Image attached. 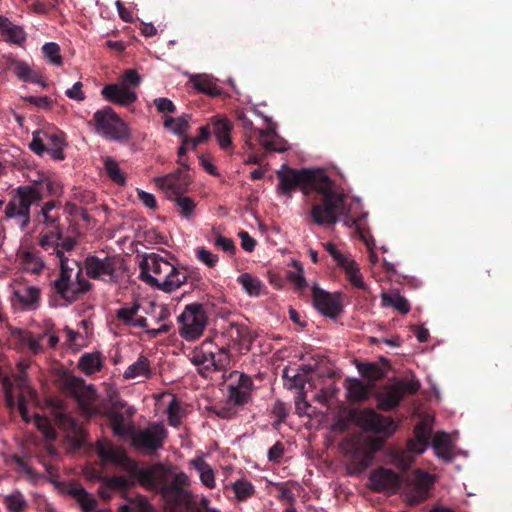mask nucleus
Returning a JSON list of instances; mask_svg holds the SVG:
<instances>
[{
  "label": "nucleus",
  "mask_w": 512,
  "mask_h": 512,
  "mask_svg": "<svg viewBox=\"0 0 512 512\" xmlns=\"http://www.w3.org/2000/svg\"><path fill=\"white\" fill-rule=\"evenodd\" d=\"M314 191L320 195L319 201L311 209V217L316 224L331 225L344 220L347 227H361V219L349 216L350 208L346 204V195L335 190L333 181L326 173Z\"/></svg>",
  "instance_id": "obj_1"
},
{
  "label": "nucleus",
  "mask_w": 512,
  "mask_h": 512,
  "mask_svg": "<svg viewBox=\"0 0 512 512\" xmlns=\"http://www.w3.org/2000/svg\"><path fill=\"white\" fill-rule=\"evenodd\" d=\"M140 277L148 285L166 293L179 289L190 278L193 281L200 280L199 272L178 268L156 253L144 256L140 263Z\"/></svg>",
  "instance_id": "obj_2"
},
{
  "label": "nucleus",
  "mask_w": 512,
  "mask_h": 512,
  "mask_svg": "<svg viewBox=\"0 0 512 512\" xmlns=\"http://www.w3.org/2000/svg\"><path fill=\"white\" fill-rule=\"evenodd\" d=\"M60 274L53 282L55 292L68 303L75 302L91 288L90 282L84 277L82 267L74 260L64 256L57 250Z\"/></svg>",
  "instance_id": "obj_3"
},
{
  "label": "nucleus",
  "mask_w": 512,
  "mask_h": 512,
  "mask_svg": "<svg viewBox=\"0 0 512 512\" xmlns=\"http://www.w3.org/2000/svg\"><path fill=\"white\" fill-rule=\"evenodd\" d=\"M276 174L279 179L278 190L290 198L292 191L297 187H300L305 195L312 193L325 171L322 169L296 170L283 164Z\"/></svg>",
  "instance_id": "obj_4"
},
{
  "label": "nucleus",
  "mask_w": 512,
  "mask_h": 512,
  "mask_svg": "<svg viewBox=\"0 0 512 512\" xmlns=\"http://www.w3.org/2000/svg\"><path fill=\"white\" fill-rule=\"evenodd\" d=\"M96 451L102 460L115 463L129 473L137 474L141 484L150 488H158V471L156 469L138 470L137 464L128 458L122 448L103 441L97 443Z\"/></svg>",
  "instance_id": "obj_5"
},
{
  "label": "nucleus",
  "mask_w": 512,
  "mask_h": 512,
  "mask_svg": "<svg viewBox=\"0 0 512 512\" xmlns=\"http://www.w3.org/2000/svg\"><path fill=\"white\" fill-rule=\"evenodd\" d=\"M42 199V194L35 186H19L16 195L10 199L4 209V219L13 220L21 229L30 223L31 206Z\"/></svg>",
  "instance_id": "obj_6"
},
{
  "label": "nucleus",
  "mask_w": 512,
  "mask_h": 512,
  "mask_svg": "<svg viewBox=\"0 0 512 512\" xmlns=\"http://www.w3.org/2000/svg\"><path fill=\"white\" fill-rule=\"evenodd\" d=\"M432 418L424 417L414 429V439L407 442V449L393 451L391 453L392 463L400 468L407 469L414 461V455L422 454L429 445L432 433Z\"/></svg>",
  "instance_id": "obj_7"
},
{
  "label": "nucleus",
  "mask_w": 512,
  "mask_h": 512,
  "mask_svg": "<svg viewBox=\"0 0 512 512\" xmlns=\"http://www.w3.org/2000/svg\"><path fill=\"white\" fill-rule=\"evenodd\" d=\"M95 131L98 135L113 141L125 142L130 139L128 125L115 113L111 107H105L94 113Z\"/></svg>",
  "instance_id": "obj_8"
},
{
  "label": "nucleus",
  "mask_w": 512,
  "mask_h": 512,
  "mask_svg": "<svg viewBox=\"0 0 512 512\" xmlns=\"http://www.w3.org/2000/svg\"><path fill=\"white\" fill-rule=\"evenodd\" d=\"M208 317L202 305H187L178 316L179 335L186 341H195L202 336Z\"/></svg>",
  "instance_id": "obj_9"
},
{
  "label": "nucleus",
  "mask_w": 512,
  "mask_h": 512,
  "mask_svg": "<svg viewBox=\"0 0 512 512\" xmlns=\"http://www.w3.org/2000/svg\"><path fill=\"white\" fill-rule=\"evenodd\" d=\"M123 267V260L118 256L90 255L84 261V269L91 279L101 280L108 283L116 282Z\"/></svg>",
  "instance_id": "obj_10"
},
{
  "label": "nucleus",
  "mask_w": 512,
  "mask_h": 512,
  "mask_svg": "<svg viewBox=\"0 0 512 512\" xmlns=\"http://www.w3.org/2000/svg\"><path fill=\"white\" fill-rule=\"evenodd\" d=\"M383 440L371 436L354 437L342 445V450L357 462L359 469L368 467L374 454L383 447Z\"/></svg>",
  "instance_id": "obj_11"
},
{
  "label": "nucleus",
  "mask_w": 512,
  "mask_h": 512,
  "mask_svg": "<svg viewBox=\"0 0 512 512\" xmlns=\"http://www.w3.org/2000/svg\"><path fill=\"white\" fill-rule=\"evenodd\" d=\"M211 342H203L195 348L190 356V361L197 367L198 371L207 376L210 372L221 370L228 363V353L224 348L214 352L210 349Z\"/></svg>",
  "instance_id": "obj_12"
},
{
  "label": "nucleus",
  "mask_w": 512,
  "mask_h": 512,
  "mask_svg": "<svg viewBox=\"0 0 512 512\" xmlns=\"http://www.w3.org/2000/svg\"><path fill=\"white\" fill-rule=\"evenodd\" d=\"M403 495L410 505L423 502L429 497L434 483V477L422 470H415L402 477Z\"/></svg>",
  "instance_id": "obj_13"
},
{
  "label": "nucleus",
  "mask_w": 512,
  "mask_h": 512,
  "mask_svg": "<svg viewBox=\"0 0 512 512\" xmlns=\"http://www.w3.org/2000/svg\"><path fill=\"white\" fill-rule=\"evenodd\" d=\"M355 422L363 430L381 434L384 437H390L397 429V424L391 417L380 415L372 409L358 412Z\"/></svg>",
  "instance_id": "obj_14"
},
{
  "label": "nucleus",
  "mask_w": 512,
  "mask_h": 512,
  "mask_svg": "<svg viewBox=\"0 0 512 512\" xmlns=\"http://www.w3.org/2000/svg\"><path fill=\"white\" fill-rule=\"evenodd\" d=\"M324 247L337 265L345 271L346 278L350 284L357 289L366 290L367 285L354 258L351 255L343 254L331 242L325 243Z\"/></svg>",
  "instance_id": "obj_15"
},
{
  "label": "nucleus",
  "mask_w": 512,
  "mask_h": 512,
  "mask_svg": "<svg viewBox=\"0 0 512 512\" xmlns=\"http://www.w3.org/2000/svg\"><path fill=\"white\" fill-rule=\"evenodd\" d=\"M167 431L160 422L149 424L146 428L138 430L132 435V443L141 449L155 451L163 446Z\"/></svg>",
  "instance_id": "obj_16"
},
{
  "label": "nucleus",
  "mask_w": 512,
  "mask_h": 512,
  "mask_svg": "<svg viewBox=\"0 0 512 512\" xmlns=\"http://www.w3.org/2000/svg\"><path fill=\"white\" fill-rule=\"evenodd\" d=\"M156 186L161 189L169 199L184 194L190 185L188 174L181 170H176L173 173L165 176L154 178Z\"/></svg>",
  "instance_id": "obj_17"
},
{
  "label": "nucleus",
  "mask_w": 512,
  "mask_h": 512,
  "mask_svg": "<svg viewBox=\"0 0 512 512\" xmlns=\"http://www.w3.org/2000/svg\"><path fill=\"white\" fill-rule=\"evenodd\" d=\"M69 386L72 395L87 416L100 413V409L96 405V391L92 385H87L81 380H73Z\"/></svg>",
  "instance_id": "obj_18"
},
{
  "label": "nucleus",
  "mask_w": 512,
  "mask_h": 512,
  "mask_svg": "<svg viewBox=\"0 0 512 512\" xmlns=\"http://www.w3.org/2000/svg\"><path fill=\"white\" fill-rule=\"evenodd\" d=\"M159 490L173 512H181L191 507L194 503L193 494L176 485L163 484L159 487Z\"/></svg>",
  "instance_id": "obj_19"
},
{
  "label": "nucleus",
  "mask_w": 512,
  "mask_h": 512,
  "mask_svg": "<svg viewBox=\"0 0 512 512\" xmlns=\"http://www.w3.org/2000/svg\"><path fill=\"white\" fill-rule=\"evenodd\" d=\"M369 483L376 492L395 493L402 485V477L390 469L379 468L371 473Z\"/></svg>",
  "instance_id": "obj_20"
},
{
  "label": "nucleus",
  "mask_w": 512,
  "mask_h": 512,
  "mask_svg": "<svg viewBox=\"0 0 512 512\" xmlns=\"http://www.w3.org/2000/svg\"><path fill=\"white\" fill-rule=\"evenodd\" d=\"M312 298L315 308L323 315L334 318L341 311L338 295L328 293L316 285L312 287Z\"/></svg>",
  "instance_id": "obj_21"
},
{
  "label": "nucleus",
  "mask_w": 512,
  "mask_h": 512,
  "mask_svg": "<svg viewBox=\"0 0 512 512\" xmlns=\"http://www.w3.org/2000/svg\"><path fill=\"white\" fill-rule=\"evenodd\" d=\"M101 95L109 102L128 106L137 100L136 92L120 81L103 87Z\"/></svg>",
  "instance_id": "obj_22"
},
{
  "label": "nucleus",
  "mask_w": 512,
  "mask_h": 512,
  "mask_svg": "<svg viewBox=\"0 0 512 512\" xmlns=\"http://www.w3.org/2000/svg\"><path fill=\"white\" fill-rule=\"evenodd\" d=\"M55 419L59 428L66 433L67 438L74 446L79 447L85 442V431L74 418L63 411H57Z\"/></svg>",
  "instance_id": "obj_23"
},
{
  "label": "nucleus",
  "mask_w": 512,
  "mask_h": 512,
  "mask_svg": "<svg viewBox=\"0 0 512 512\" xmlns=\"http://www.w3.org/2000/svg\"><path fill=\"white\" fill-rule=\"evenodd\" d=\"M17 337L20 344L23 347H27L33 354H38L42 351L41 341L45 337H48V345L51 348H54L59 342L58 336L50 329L44 331L39 337H35L31 332L20 330L17 332Z\"/></svg>",
  "instance_id": "obj_24"
},
{
  "label": "nucleus",
  "mask_w": 512,
  "mask_h": 512,
  "mask_svg": "<svg viewBox=\"0 0 512 512\" xmlns=\"http://www.w3.org/2000/svg\"><path fill=\"white\" fill-rule=\"evenodd\" d=\"M238 377L239 380L236 385H229L228 400L235 405H243L250 398L253 383L250 377L244 374H240Z\"/></svg>",
  "instance_id": "obj_25"
},
{
  "label": "nucleus",
  "mask_w": 512,
  "mask_h": 512,
  "mask_svg": "<svg viewBox=\"0 0 512 512\" xmlns=\"http://www.w3.org/2000/svg\"><path fill=\"white\" fill-rule=\"evenodd\" d=\"M0 32L5 41L22 46L26 42V32L22 26L13 24L7 17L0 15Z\"/></svg>",
  "instance_id": "obj_26"
},
{
  "label": "nucleus",
  "mask_w": 512,
  "mask_h": 512,
  "mask_svg": "<svg viewBox=\"0 0 512 512\" xmlns=\"http://www.w3.org/2000/svg\"><path fill=\"white\" fill-rule=\"evenodd\" d=\"M189 465L198 473L201 484L207 489L216 487L215 472L212 466L206 462L203 456H197L190 460Z\"/></svg>",
  "instance_id": "obj_27"
},
{
  "label": "nucleus",
  "mask_w": 512,
  "mask_h": 512,
  "mask_svg": "<svg viewBox=\"0 0 512 512\" xmlns=\"http://www.w3.org/2000/svg\"><path fill=\"white\" fill-rule=\"evenodd\" d=\"M454 440L451 435L446 432H438L432 441V448L438 458L445 462H451L454 459L453 454Z\"/></svg>",
  "instance_id": "obj_28"
},
{
  "label": "nucleus",
  "mask_w": 512,
  "mask_h": 512,
  "mask_svg": "<svg viewBox=\"0 0 512 512\" xmlns=\"http://www.w3.org/2000/svg\"><path fill=\"white\" fill-rule=\"evenodd\" d=\"M258 134L259 143L264 149L275 152L286 151L285 143L278 137L275 126L270 121L267 129L258 130Z\"/></svg>",
  "instance_id": "obj_29"
},
{
  "label": "nucleus",
  "mask_w": 512,
  "mask_h": 512,
  "mask_svg": "<svg viewBox=\"0 0 512 512\" xmlns=\"http://www.w3.org/2000/svg\"><path fill=\"white\" fill-rule=\"evenodd\" d=\"M225 335L233 345L248 348L253 337L247 326L231 322L225 330Z\"/></svg>",
  "instance_id": "obj_30"
},
{
  "label": "nucleus",
  "mask_w": 512,
  "mask_h": 512,
  "mask_svg": "<svg viewBox=\"0 0 512 512\" xmlns=\"http://www.w3.org/2000/svg\"><path fill=\"white\" fill-rule=\"evenodd\" d=\"M139 309L140 306L138 304L125 306L117 310L116 316L126 325L138 328H146L147 319L143 316H138Z\"/></svg>",
  "instance_id": "obj_31"
},
{
  "label": "nucleus",
  "mask_w": 512,
  "mask_h": 512,
  "mask_svg": "<svg viewBox=\"0 0 512 512\" xmlns=\"http://www.w3.org/2000/svg\"><path fill=\"white\" fill-rule=\"evenodd\" d=\"M152 374L150 361L140 356L134 363L129 365L123 373L125 379L144 380L150 378Z\"/></svg>",
  "instance_id": "obj_32"
},
{
  "label": "nucleus",
  "mask_w": 512,
  "mask_h": 512,
  "mask_svg": "<svg viewBox=\"0 0 512 512\" xmlns=\"http://www.w3.org/2000/svg\"><path fill=\"white\" fill-rule=\"evenodd\" d=\"M213 133L221 149H228L231 144L232 124L226 118H216L213 122Z\"/></svg>",
  "instance_id": "obj_33"
},
{
  "label": "nucleus",
  "mask_w": 512,
  "mask_h": 512,
  "mask_svg": "<svg viewBox=\"0 0 512 512\" xmlns=\"http://www.w3.org/2000/svg\"><path fill=\"white\" fill-rule=\"evenodd\" d=\"M14 299L24 307H31L39 300L40 291L35 286L18 285L13 289Z\"/></svg>",
  "instance_id": "obj_34"
},
{
  "label": "nucleus",
  "mask_w": 512,
  "mask_h": 512,
  "mask_svg": "<svg viewBox=\"0 0 512 512\" xmlns=\"http://www.w3.org/2000/svg\"><path fill=\"white\" fill-rule=\"evenodd\" d=\"M402 396L396 384L386 387L377 395L379 408L385 411L395 408L401 401Z\"/></svg>",
  "instance_id": "obj_35"
},
{
  "label": "nucleus",
  "mask_w": 512,
  "mask_h": 512,
  "mask_svg": "<svg viewBox=\"0 0 512 512\" xmlns=\"http://www.w3.org/2000/svg\"><path fill=\"white\" fill-rule=\"evenodd\" d=\"M345 388L349 400L361 401L368 397L372 386L354 378L346 380Z\"/></svg>",
  "instance_id": "obj_36"
},
{
  "label": "nucleus",
  "mask_w": 512,
  "mask_h": 512,
  "mask_svg": "<svg viewBox=\"0 0 512 512\" xmlns=\"http://www.w3.org/2000/svg\"><path fill=\"white\" fill-rule=\"evenodd\" d=\"M68 493L78 502L83 512H92L96 509V499L84 488L80 486H72Z\"/></svg>",
  "instance_id": "obj_37"
},
{
  "label": "nucleus",
  "mask_w": 512,
  "mask_h": 512,
  "mask_svg": "<svg viewBox=\"0 0 512 512\" xmlns=\"http://www.w3.org/2000/svg\"><path fill=\"white\" fill-rule=\"evenodd\" d=\"M16 385L21 389V395L19 396L17 407L21 414L22 419L25 422H29L30 418L28 416L27 407L25 404V396L24 394L27 393L30 397H34L35 392L27 385V381L25 378V375L23 373L19 374L15 378Z\"/></svg>",
  "instance_id": "obj_38"
},
{
  "label": "nucleus",
  "mask_w": 512,
  "mask_h": 512,
  "mask_svg": "<svg viewBox=\"0 0 512 512\" xmlns=\"http://www.w3.org/2000/svg\"><path fill=\"white\" fill-rule=\"evenodd\" d=\"M237 282L242 286L245 292L252 297L259 296L264 289V285L260 279L249 273L239 275Z\"/></svg>",
  "instance_id": "obj_39"
},
{
  "label": "nucleus",
  "mask_w": 512,
  "mask_h": 512,
  "mask_svg": "<svg viewBox=\"0 0 512 512\" xmlns=\"http://www.w3.org/2000/svg\"><path fill=\"white\" fill-rule=\"evenodd\" d=\"M20 265L24 271L38 273L44 267L40 256L33 251H24L19 255Z\"/></svg>",
  "instance_id": "obj_40"
},
{
  "label": "nucleus",
  "mask_w": 512,
  "mask_h": 512,
  "mask_svg": "<svg viewBox=\"0 0 512 512\" xmlns=\"http://www.w3.org/2000/svg\"><path fill=\"white\" fill-rule=\"evenodd\" d=\"M382 306L393 307L402 314H407L410 311L409 302L397 292L382 293Z\"/></svg>",
  "instance_id": "obj_41"
},
{
  "label": "nucleus",
  "mask_w": 512,
  "mask_h": 512,
  "mask_svg": "<svg viewBox=\"0 0 512 512\" xmlns=\"http://www.w3.org/2000/svg\"><path fill=\"white\" fill-rule=\"evenodd\" d=\"M78 366L80 370L86 375L98 372L102 368L101 356L97 352L85 353L81 356Z\"/></svg>",
  "instance_id": "obj_42"
},
{
  "label": "nucleus",
  "mask_w": 512,
  "mask_h": 512,
  "mask_svg": "<svg viewBox=\"0 0 512 512\" xmlns=\"http://www.w3.org/2000/svg\"><path fill=\"white\" fill-rule=\"evenodd\" d=\"M231 489L234 492V497L237 501H246L255 493L254 485L245 478H240L231 484Z\"/></svg>",
  "instance_id": "obj_43"
},
{
  "label": "nucleus",
  "mask_w": 512,
  "mask_h": 512,
  "mask_svg": "<svg viewBox=\"0 0 512 512\" xmlns=\"http://www.w3.org/2000/svg\"><path fill=\"white\" fill-rule=\"evenodd\" d=\"M193 86L200 92L208 95H220L222 90L216 85L213 78L208 75H198L192 79Z\"/></svg>",
  "instance_id": "obj_44"
},
{
  "label": "nucleus",
  "mask_w": 512,
  "mask_h": 512,
  "mask_svg": "<svg viewBox=\"0 0 512 512\" xmlns=\"http://www.w3.org/2000/svg\"><path fill=\"white\" fill-rule=\"evenodd\" d=\"M41 52L44 58L53 66L60 67L63 65V57L61 55L60 46L56 42H47L42 48Z\"/></svg>",
  "instance_id": "obj_45"
},
{
  "label": "nucleus",
  "mask_w": 512,
  "mask_h": 512,
  "mask_svg": "<svg viewBox=\"0 0 512 512\" xmlns=\"http://www.w3.org/2000/svg\"><path fill=\"white\" fill-rule=\"evenodd\" d=\"M9 68L19 79L38 83V80L33 77L32 69L26 62L17 59H10Z\"/></svg>",
  "instance_id": "obj_46"
},
{
  "label": "nucleus",
  "mask_w": 512,
  "mask_h": 512,
  "mask_svg": "<svg viewBox=\"0 0 512 512\" xmlns=\"http://www.w3.org/2000/svg\"><path fill=\"white\" fill-rule=\"evenodd\" d=\"M3 499L9 512H24L27 506V501L24 495L18 490L4 495Z\"/></svg>",
  "instance_id": "obj_47"
},
{
  "label": "nucleus",
  "mask_w": 512,
  "mask_h": 512,
  "mask_svg": "<svg viewBox=\"0 0 512 512\" xmlns=\"http://www.w3.org/2000/svg\"><path fill=\"white\" fill-rule=\"evenodd\" d=\"M188 121L187 116H180L177 118L166 116L164 119V126L173 134L184 137L189 128Z\"/></svg>",
  "instance_id": "obj_48"
},
{
  "label": "nucleus",
  "mask_w": 512,
  "mask_h": 512,
  "mask_svg": "<svg viewBox=\"0 0 512 512\" xmlns=\"http://www.w3.org/2000/svg\"><path fill=\"white\" fill-rule=\"evenodd\" d=\"M209 134L210 132L207 127H201L197 137L184 136L182 139V144L179 147L180 154L186 153L189 150H194L199 144L208 139Z\"/></svg>",
  "instance_id": "obj_49"
},
{
  "label": "nucleus",
  "mask_w": 512,
  "mask_h": 512,
  "mask_svg": "<svg viewBox=\"0 0 512 512\" xmlns=\"http://www.w3.org/2000/svg\"><path fill=\"white\" fill-rule=\"evenodd\" d=\"M172 200L175 202L181 217L187 220L191 219L196 208L194 200L188 196H184L183 194L173 198Z\"/></svg>",
  "instance_id": "obj_50"
},
{
  "label": "nucleus",
  "mask_w": 512,
  "mask_h": 512,
  "mask_svg": "<svg viewBox=\"0 0 512 512\" xmlns=\"http://www.w3.org/2000/svg\"><path fill=\"white\" fill-rule=\"evenodd\" d=\"M284 385L288 389H299L303 391L305 384V376L299 372L292 371L289 367H285L283 370Z\"/></svg>",
  "instance_id": "obj_51"
},
{
  "label": "nucleus",
  "mask_w": 512,
  "mask_h": 512,
  "mask_svg": "<svg viewBox=\"0 0 512 512\" xmlns=\"http://www.w3.org/2000/svg\"><path fill=\"white\" fill-rule=\"evenodd\" d=\"M104 168L108 176L117 184L125 183V176L121 172L119 164L111 157L104 158Z\"/></svg>",
  "instance_id": "obj_52"
},
{
  "label": "nucleus",
  "mask_w": 512,
  "mask_h": 512,
  "mask_svg": "<svg viewBox=\"0 0 512 512\" xmlns=\"http://www.w3.org/2000/svg\"><path fill=\"white\" fill-rule=\"evenodd\" d=\"M290 265L293 269L289 271L288 279L293 282L297 288H304L306 281L302 264L297 260H291Z\"/></svg>",
  "instance_id": "obj_53"
},
{
  "label": "nucleus",
  "mask_w": 512,
  "mask_h": 512,
  "mask_svg": "<svg viewBox=\"0 0 512 512\" xmlns=\"http://www.w3.org/2000/svg\"><path fill=\"white\" fill-rule=\"evenodd\" d=\"M33 419L35 426L47 440H54L56 438V430L47 418L35 414Z\"/></svg>",
  "instance_id": "obj_54"
},
{
  "label": "nucleus",
  "mask_w": 512,
  "mask_h": 512,
  "mask_svg": "<svg viewBox=\"0 0 512 512\" xmlns=\"http://www.w3.org/2000/svg\"><path fill=\"white\" fill-rule=\"evenodd\" d=\"M357 369L362 376L368 378L370 381L381 379L384 375L382 369L374 363L358 364Z\"/></svg>",
  "instance_id": "obj_55"
},
{
  "label": "nucleus",
  "mask_w": 512,
  "mask_h": 512,
  "mask_svg": "<svg viewBox=\"0 0 512 512\" xmlns=\"http://www.w3.org/2000/svg\"><path fill=\"white\" fill-rule=\"evenodd\" d=\"M42 135L45 140V145L48 151H54V153H60V149L64 146V140L61 134L54 132L42 131Z\"/></svg>",
  "instance_id": "obj_56"
},
{
  "label": "nucleus",
  "mask_w": 512,
  "mask_h": 512,
  "mask_svg": "<svg viewBox=\"0 0 512 512\" xmlns=\"http://www.w3.org/2000/svg\"><path fill=\"white\" fill-rule=\"evenodd\" d=\"M194 252L196 259L209 268H214L219 261L218 255L210 252L205 247H197Z\"/></svg>",
  "instance_id": "obj_57"
},
{
  "label": "nucleus",
  "mask_w": 512,
  "mask_h": 512,
  "mask_svg": "<svg viewBox=\"0 0 512 512\" xmlns=\"http://www.w3.org/2000/svg\"><path fill=\"white\" fill-rule=\"evenodd\" d=\"M168 421L171 426L177 427L181 421L180 405L175 398H172L167 407Z\"/></svg>",
  "instance_id": "obj_58"
},
{
  "label": "nucleus",
  "mask_w": 512,
  "mask_h": 512,
  "mask_svg": "<svg viewBox=\"0 0 512 512\" xmlns=\"http://www.w3.org/2000/svg\"><path fill=\"white\" fill-rule=\"evenodd\" d=\"M113 432L116 435L123 436L130 432L131 425L124 421L121 415L115 414L111 418Z\"/></svg>",
  "instance_id": "obj_59"
},
{
  "label": "nucleus",
  "mask_w": 512,
  "mask_h": 512,
  "mask_svg": "<svg viewBox=\"0 0 512 512\" xmlns=\"http://www.w3.org/2000/svg\"><path fill=\"white\" fill-rule=\"evenodd\" d=\"M59 240L60 235L58 233L45 234L41 237L40 244L45 249L53 248V252L57 256V250L61 251Z\"/></svg>",
  "instance_id": "obj_60"
},
{
  "label": "nucleus",
  "mask_w": 512,
  "mask_h": 512,
  "mask_svg": "<svg viewBox=\"0 0 512 512\" xmlns=\"http://www.w3.org/2000/svg\"><path fill=\"white\" fill-rule=\"evenodd\" d=\"M212 243L214 244V246L218 247L223 252L229 255L235 254L236 247L234 242L230 238H227L222 235H217L215 239L212 241Z\"/></svg>",
  "instance_id": "obj_61"
},
{
  "label": "nucleus",
  "mask_w": 512,
  "mask_h": 512,
  "mask_svg": "<svg viewBox=\"0 0 512 512\" xmlns=\"http://www.w3.org/2000/svg\"><path fill=\"white\" fill-rule=\"evenodd\" d=\"M141 76L134 69H128L124 71L123 75L120 78V82L125 86H129L131 89L137 87L141 83Z\"/></svg>",
  "instance_id": "obj_62"
},
{
  "label": "nucleus",
  "mask_w": 512,
  "mask_h": 512,
  "mask_svg": "<svg viewBox=\"0 0 512 512\" xmlns=\"http://www.w3.org/2000/svg\"><path fill=\"white\" fill-rule=\"evenodd\" d=\"M295 406L298 415H311V405L307 401L304 391H298L297 396L295 398Z\"/></svg>",
  "instance_id": "obj_63"
},
{
  "label": "nucleus",
  "mask_w": 512,
  "mask_h": 512,
  "mask_svg": "<svg viewBox=\"0 0 512 512\" xmlns=\"http://www.w3.org/2000/svg\"><path fill=\"white\" fill-rule=\"evenodd\" d=\"M401 396L406 393H415L420 388V383L415 379H403L395 383Z\"/></svg>",
  "instance_id": "obj_64"
}]
</instances>
